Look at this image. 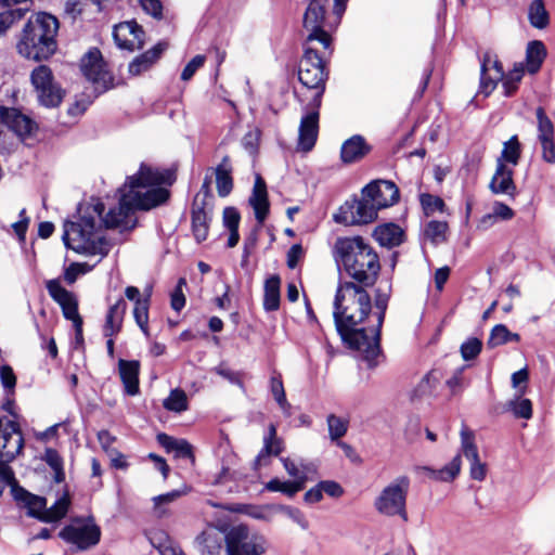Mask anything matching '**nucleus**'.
Here are the masks:
<instances>
[{
    "label": "nucleus",
    "mask_w": 555,
    "mask_h": 555,
    "mask_svg": "<svg viewBox=\"0 0 555 555\" xmlns=\"http://www.w3.org/2000/svg\"><path fill=\"white\" fill-rule=\"evenodd\" d=\"M176 180L175 171L159 170L144 163L137 173L127 178L126 183L118 190L119 203L111 208L106 215L105 206L96 199L89 205L79 221H66L62 240L67 248L77 253L106 256L109 244L99 234L102 227L106 229H131L135 224L132 219L135 210H150L165 204L170 192L160 185H171Z\"/></svg>",
    "instance_id": "obj_1"
},
{
    "label": "nucleus",
    "mask_w": 555,
    "mask_h": 555,
    "mask_svg": "<svg viewBox=\"0 0 555 555\" xmlns=\"http://www.w3.org/2000/svg\"><path fill=\"white\" fill-rule=\"evenodd\" d=\"M352 281H339L334 299V322L343 343L351 350L359 352L369 369L378 365L382 354L369 357V349L373 348V334L371 327H360L372 311V299L366 288Z\"/></svg>",
    "instance_id": "obj_2"
},
{
    "label": "nucleus",
    "mask_w": 555,
    "mask_h": 555,
    "mask_svg": "<svg viewBox=\"0 0 555 555\" xmlns=\"http://www.w3.org/2000/svg\"><path fill=\"white\" fill-rule=\"evenodd\" d=\"M333 255L356 284L373 286L376 283L380 271L379 258L362 236L338 237Z\"/></svg>",
    "instance_id": "obj_3"
},
{
    "label": "nucleus",
    "mask_w": 555,
    "mask_h": 555,
    "mask_svg": "<svg viewBox=\"0 0 555 555\" xmlns=\"http://www.w3.org/2000/svg\"><path fill=\"white\" fill-rule=\"evenodd\" d=\"M223 541L227 555H264L267 551V540L245 525L233 526L224 537L216 528H208L195 543L201 555H220Z\"/></svg>",
    "instance_id": "obj_4"
},
{
    "label": "nucleus",
    "mask_w": 555,
    "mask_h": 555,
    "mask_svg": "<svg viewBox=\"0 0 555 555\" xmlns=\"http://www.w3.org/2000/svg\"><path fill=\"white\" fill-rule=\"evenodd\" d=\"M59 21L52 14L39 12L29 17L25 24L16 48L18 53L36 62L48 60L56 49Z\"/></svg>",
    "instance_id": "obj_5"
},
{
    "label": "nucleus",
    "mask_w": 555,
    "mask_h": 555,
    "mask_svg": "<svg viewBox=\"0 0 555 555\" xmlns=\"http://www.w3.org/2000/svg\"><path fill=\"white\" fill-rule=\"evenodd\" d=\"M346 5L344 0H309L302 20V27L308 31L305 42L318 43L332 54L331 34L340 24Z\"/></svg>",
    "instance_id": "obj_6"
},
{
    "label": "nucleus",
    "mask_w": 555,
    "mask_h": 555,
    "mask_svg": "<svg viewBox=\"0 0 555 555\" xmlns=\"http://www.w3.org/2000/svg\"><path fill=\"white\" fill-rule=\"evenodd\" d=\"M317 46L318 43H304V55L298 66V80L305 88L314 91L311 101L322 102L328 79L326 57L332 54L325 52L324 48L319 50Z\"/></svg>",
    "instance_id": "obj_7"
},
{
    "label": "nucleus",
    "mask_w": 555,
    "mask_h": 555,
    "mask_svg": "<svg viewBox=\"0 0 555 555\" xmlns=\"http://www.w3.org/2000/svg\"><path fill=\"white\" fill-rule=\"evenodd\" d=\"M411 486L408 476H399L386 486L375 498L374 507L384 516H398L404 522L409 520L406 512V499Z\"/></svg>",
    "instance_id": "obj_8"
},
{
    "label": "nucleus",
    "mask_w": 555,
    "mask_h": 555,
    "mask_svg": "<svg viewBox=\"0 0 555 555\" xmlns=\"http://www.w3.org/2000/svg\"><path fill=\"white\" fill-rule=\"evenodd\" d=\"M30 81L34 86L39 103L48 108L57 107L64 98L65 91L54 81L51 68L39 65L33 69Z\"/></svg>",
    "instance_id": "obj_9"
},
{
    "label": "nucleus",
    "mask_w": 555,
    "mask_h": 555,
    "mask_svg": "<svg viewBox=\"0 0 555 555\" xmlns=\"http://www.w3.org/2000/svg\"><path fill=\"white\" fill-rule=\"evenodd\" d=\"M377 212L371 199L362 194L360 198L354 196L346 201L334 215V220L346 225L366 224L376 219Z\"/></svg>",
    "instance_id": "obj_10"
},
{
    "label": "nucleus",
    "mask_w": 555,
    "mask_h": 555,
    "mask_svg": "<svg viewBox=\"0 0 555 555\" xmlns=\"http://www.w3.org/2000/svg\"><path fill=\"white\" fill-rule=\"evenodd\" d=\"M81 70L98 92L103 93L113 87L114 78L106 69V63L98 48L90 49L82 57Z\"/></svg>",
    "instance_id": "obj_11"
},
{
    "label": "nucleus",
    "mask_w": 555,
    "mask_h": 555,
    "mask_svg": "<svg viewBox=\"0 0 555 555\" xmlns=\"http://www.w3.org/2000/svg\"><path fill=\"white\" fill-rule=\"evenodd\" d=\"M322 102L309 101L305 107L298 130L297 147L302 152H310L317 142L319 134L320 107Z\"/></svg>",
    "instance_id": "obj_12"
},
{
    "label": "nucleus",
    "mask_w": 555,
    "mask_h": 555,
    "mask_svg": "<svg viewBox=\"0 0 555 555\" xmlns=\"http://www.w3.org/2000/svg\"><path fill=\"white\" fill-rule=\"evenodd\" d=\"M46 287L51 298L61 306L64 318L73 322L75 331L80 336L83 322L78 313V302L74 294L63 287L59 280L48 281Z\"/></svg>",
    "instance_id": "obj_13"
},
{
    "label": "nucleus",
    "mask_w": 555,
    "mask_h": 555,
    "mask_svg": "<svg viewBox=\"0 0 555 555\" xmlns=\"http://www.w3.org/2000/svg\"><path fill=\"white\" fill-rule=\"evenodd\" d=\"M23 447L24 438L20 425L4 417L0 429V459L4 462L13 461Z\"/></svg>",
    "instance_id": "obj_14"
},
{
    "label": "nucleus",
    "mask_w": 555,
    "mask_h": 555,
    "mask_svg": "<svg viewBox=\"0 0 555 555\" xmlns=\"http://www.w3.org/2000/svg\"><path fill=\"white\" fill-rule=\"evenodd\" d=\"M113 37L119 49L130 52L141 50L145 42V31L135 20L120 22L115 25Z\"/></svg>",
    "instance_id": "obj_15"
},
{
    "label": "nucleus",
    "mask_w": 555,
    "mask_h": 555,
    "mask_svg": "<svg viewBox=\"0 0 555 555\" xmlns=\"http://www.w3.org/2000/svg\"><path fill=\"white\" fill-rule=\"evenodd\" d=\"M59 535L65 542L77 545L79 550H88L100 542L101 529L95 524L67 525L60 531Z\"/></svg>",
    "instance_id": "obj_16"
},
{
    "label": "nucleus",
    "mask_w": 555,
    "mask_h": 555,
    "mask_svg": "<svg viewBox=\"0 0 555 555\" xmlns=\"http://www.w3.org/2000/svg\"><path fill=\"white\" fill-rule=\"evenodd\" d=\"M362 194L367 196L376 210L392 206L399 201V189L388 180L372 181L362 189Z\"/></svg>",
    "instance_id": "obj_17"
},
{
    "label": "nucleus",
    "mask_w": 555,
    "mask_h": 555,
    "mask_svg": "<svg viewBox=\"0 0 555 555\" xmlns=\"http://www.w3.org/2000/svg\"><path fill=\"white\" fill-rule=\"evenodd\" d=\"M461 452L469 461L470 478L477 481L485 480L487 476V465L479 459L474 433L466 427H463L461 430Z\"/></svg>",
    "instance_id": "obj_18"
},
{
    "label": "nucleus",
    "mask_w": 555,
    "mask_h": 555,
    "mask_svg": "<svg viewBox=\"0 0 555 555\" xmlns=\"http://www.w3.org/2000/svg\"><path fill=\"white\" fill-rule=\"evenodd\" d=\"M0 120L21 140L30 138L38 128L30 117L14 107H0Z\"/></svg>",
    "instance_id": "obj_19"
},
{
    "label": "nucleus",
    "mask_w": 555,
    "mask_h": 555,
    "mask_svg": "<svg viewBox=\"0 0 555 555\" xmlns=\"http://www.w3.org/2000/svg\"><path fill=\"white\" fill-rule=\"evenodd\" d=\"M391 286L389 285L387 291H383L382 288H377L375 291L374 305L376 311L373 313L376 322L373 326H371L370 333L373 334V348L366 347L369 349V357L371 358L373 354H382L380 348V333L382 326L385 321L386 311L388 308V301L390 298Z\"/></svg>",
    "instance_id": "obj_20"
},
{
    "label": "nucleus",
    "mask_w": 555,
    "mask_h": 555,
    "mask_svg": "<svg viewBox=\"0 0 555 555\" xmlns=\"http://www.w3.org/2000/svg\"><path fill=\"white\" fill-rule=\"evenodd\" d=\"M211 220L212 205H206L204 202H199V196H195L191 207V225L197 243L207 240Z\"/></svg>",
    "instance_id": "obj_21"
},
{
    "label": "nucleus",
    "mask_w": 555,
    "mask_h": 555,
    "mask_svg": "<svg viewBox=\"0 0 555 555\" xmlns=\"http://www.w3.org/2000/svg\"><path fill=\"white\" fill-rule=\"evenodd\" d=\"M538 121V139L542 146V158L548 164H555L554 126L547 117L544 108L539 106L535 109Z\"/></svg>",
    "instance_id": "obj_22"
},
{
    "label": "nucleus",
    "mask_w": 555,
    "mask_h": 555,
    "mask_svg": "<svg viewBox=\"0 0 555 555\" xmlns=\"http://www.w3.org/2000/svg\"><path fill=\"white\" fill-rule=\"evenodd\" d=\"M504 78V68L502 63L491 55L490 52L483 54L481 61L480 90L489 95L496 87V83Z\"/></svg>",
    "instance_id": "obj_23"
},
{
    "label": "nucleus",
    "mask_w": 555,
    "mask_h": 555,
    "mask_svg": "<svg viewBox=\"0 0 555 555\" xmlns=\"http://www.w3.org/2000/svg\"><path fill=\"white\" fill-rule=\"evenodd\" d=\"M372 146L361 134H354L347 139L340 147V159L345 165H350L362 160L370 152Z\"/></svg>",
    "instance_id": "obj_24"
},
{
    "label": "nucleus",
    "mask_w": 555,
    "mask_h": 555,
    "mask_svg": "<svg viewBox=\"0 0 555 555\" xmlns=\"http://www.w3.org/2000/svg\"><path fill=\"white\" fill-rule=\"evenodd\" d=\"M249 205L255 211L256 220L259 224H262L269 215L270 204L268 199L267 184L260 175H256L253 193L249 197Z\"/></svg>",
    "instance_id": "obj_25"
},
{
    "label": "nucleus",
    "mask_w": 555,
    "mask_h": 555,
    "mask_svg": "<svg viewBox=\"0 0 555 555\" xmlns=\"http://www.w3.org/2000/svg\"><path fill=\"white\" fill-rule=\"evenodd\" d=\"M513 170L502 159L496 160V169L490 181L489 188L494 194H506L515 197L516 185L513 180Z\"/></svg>",
    "instance_id": "obj_26"
},
{
    "label": "nucleus",
    "mask_w": 555,
    "mask_h": 555,
    "mask_svg": "<svg viewBox=\"0 0 555 555\" xmlns=\"http://www.w3.org/2000/svg\"><path fill=\"white\" fill-rule=\"evenodd\" d=\"M167 47V42L160 41L152 49L134 57L128 66L129 73L132 76H139L149 70L160 59Z\"/></svg>",
    "instance_id": "obj_27"
},
{
    "label": "nucleus",
    "mask_w": 555,
    "mask_h": 555,
    "mask_svg": "<svg viewBox=\"0 0 555 555\" xmlns=\"http://www.w3.org/2000/svg\"><path fill=\"white\" fill-rule=\"evenodd\" d=\"M118 371L120 379L125 387V392L128 396H135L139 393V373L140 362L138 360L119 359Z\"/></svg>",
    "instance_id": "obj_28"
},
{
    "label": "nucleus",
    "mask_w": 555,
    "mask_h": 555,
    "mask_svg": "<svg viewBox=\"0 0 555 555\" xmlns=\"http://www.w3.org/2000/svg\"><path fill=\"white\" fill-rule=\"evenodd\" d=\"M12 494L17 503L27 508L29 516L40 520L47 505V500L43 496L33 494L18 485H13Z\"/></svg>",
    "instance_id": "obj_29"
},
{
    "label": "nucleus",
    "mask_w": 555,
    "mask_h": 555,
    "mask_svg": "<svg viewBox=\"0 0 555 555\" xmlns=\"http://www.w3.org/2000/svg\"><path fill=\"white\" fill-rule=\"evenodd\" d=\"M126 310L127 302L124 298H119L109 307L105 318V324L103 326V335L105 337H114L121 331Z\"/></svg>",
    "instance_id": "obj_30"
},
{
    "label": "nucleus",
    "mask_w": 555,
    "mask_h": 555,
    "mask_svg": "<svg viewBox=\"0 0 555 555\" xmlns=\"http://www.w3.org/2000/svg\"><path fill=\"white\" fill-rule=\"evenodd\" d=\"M232 166L230 157L224 156L221 163L216 167V186L220 197L228 196L233 190Z\"/></svg>",
    "instance_id": "obj_31"
},
{
    "label": "nucleus",
    "mask_w": 555,
    "mask_h": 555,
    "mask_svg": "<svg viewBox=\"0 0 555 555\" xmlns=\"http://www.w3.org/2000/svg\"><path fill=\"white\" fill-rule=\"evenodd\" d=\"M376 241L386 247L399 246L403 242V230L395 223L378 225L374 231Z\"/></svg>",
    "instance_id": "obj_32"
},
{
    "label": "nucleus",
    "mask_w": 555,
    "mask_h": 555,
    "mask_svg": "<svg viewBox=\"0 0 555 555\" xmlns=\"http://www.w3.org/2000/svg\"><path fill=\"white\" fill-rule=\"evenodd\" d=\"M281 278L278 274L269 276L263 286V309L267 312L276 311L280 308Z\"/></svg>",
    "instance_id": "obj_33"
},
{
    "label": "nucleus",
    "mask_w": 555,
    "mask_h": 555,
    "mask_svg": "<svg viewBox=\"0 0 555 555\" xmlns=\"http://www.w3.org/2000/svg\"><path fill=\"white\" fill-rule=\"evenodd\" d=\"M282 450V441L276 437L275 426L271 424L269 433L263 439V448L255 459V466L266 465L270 455H279Z\"/></svg>",
    "instance_id": "obj_34"
},
{
    "label": "nucleus",
    "mask_w": 555,
    "mask_h": 555,
    "mask_svg": "<svg viewBox=\"0 0 555 555\" xmlns=\"http://www.w3.org/2000/svg\"><path fill=\"white\" fill-rule=\"evenodd\" d=\"M70 495L68 490H65L64 493L55 501V503L43 509V514L40 517V521L43 522H55L64 518L70 506Z\"/></svg>",
    "instance_id": "obj_35"
},
{
    "label": "nucleus",
    "mask_w": 555,
    "mask_h": 555,
    "mask_svg": "<svg viewBox=\"0 0 555 555\" xmlns=\"http://www.w3.org/2000/svg\"><path fill=\"white\" fill-rule=\"evenodd\" d=\"M545 57L546 49L542 41L533 40L528 43L526 50V63L527 69L530 74L539 72Z\"/></svg>",
    "instance_id": "obj_36"
},
{
    "label": "nucleus",
    "mask_w": 555,
    "mask_h": 555,
    "mask_svg": "<svg viewBox=\"0 0 555 555\" xmlns=\"http://www.w3.org/2000/svg\"><path fill=\"white\" fill-rule=\"evenodd\" d=\"M441 373L437 370L428 372L413 391V397L423 398L437 395V388L440 385Z\"/></svg>",
    "instance_id": "obj_37"
},
{
    "label": "nucleus",
    "mask_w": 555,
    "mask_h": 555,
    "mask_svg": "<svg viewBox=\"0 0 555 555\" xmlns=\"http://www.w3.org/2000/svg\"><path fill=\"white\" fill-rule=\"evenodd\" d=\"M461 453L456 454L452 461L440 469H433L424 467V470L428 473V476L439 481H452L461 470Z\"/></svg>",
    "instance_id": "obj_38"
},
{
    "label": "nucleus",
    "mask_w": 555,
    "mask_h": 555,
    "mask_svg": "<svg viewBox=\"0 0 555 555\" xmlns=\"http://www.w3.org/2000/svg\"><path fill=\"white\" fill-rule=\"evenodd\" d=\"M519 340V334L511 332L504 324H496L490 332L489 338L487 340V347L489 349H494L509 341L518 343Z\"/></svg>",
    "instance_id": "obj_39"
},
{
    "label": "nucleus",
    "mask_w": 555,
    "mask_h": 555,
    "mask_svg": "<svg viewBox=\"0 0 555 555\" xmlns=\"http://www.w3.org/2000/svg\"><path fill=\"white\" fill-rule=\"evenodd\" d=\"M528 20L532 27L544 29L550 23V16L542 0H533L528 9Z\"/></svg>",
    "instance_id": "obj_40"
},
{
    "label": "nucleus",
    "mask_w": 555,
    "mask_h": 555,
    "mask_svg": "<svg viewBox=\"0 0 555 555\" xmlns=\"http://www.w3.org/2000/svg\"><path fill=\"white\" fill-rule=\"evenodd\" d=\"M448 229L446 221L431 220L424 227L423 234L431 244L439 245L447 241Z\"/></svg>",
    "instance_id": "obj_41"
},
{
    "label": "nucleus",
    "mask_w": 555,
    "mask_h": 555,
    "mask_svg": "<svg viewBox=\"0 0 555 555\" xmlns=\"http://www.w3.org/2000/svg\"><path fill=\"white\" fill-rule=\"evenodd\" d=\"M302 479L293 481H282L279 478H273L266 485V489L272 492H282L288 498L304 489Z\"/></svg>",
    "instance_id": "obj_42"
},
{
    "label": "nucleus",
    "mask_w": 555,
    "mask_h": 555,
    "mask_svg": "<svg viewBox=\"0 0 555 555\" xmlns=\"http://www.w3.org/2000/svg\"><path fill=\"white\" fill-rule=\"evenodd\" d=\"M42 460L53 469V479L56 483H61L65 480L64 463L60 453L52 448H47Z\"/></svg>",
    "instance_id": "obj_43"
},
{
    "label": "nucleus",
    "mask_w": 555,
    "mask_h": 555,
    "mask_svg": "<svg viewBox=\"0 0 555 555\" xmlns=\"http://www.w3.org/2000/svg\"><path fill=\"white\" fill-rule=\"evenodd\" d=\"M270 390L283 413L287 416L291 415L292 406L286 399L283 380L280 374L273 375L270 378Z\"/></svg>",
    "instance_id": "obj_44"
},
{
    "label": "nucleus",
    "mask_w": 555,
    "mask_h": 555,
    "mask_svg": "<svg viewBox=\"0 0 555 555\" xmlns=\"http://www.w3.org/2000/svg\"><path fill=\"white\" fill-rule=\"evenodd\" d=\"M524 65L521 63L515 64L514 68L508 72L506 75L504 74L503 80V89L505 96H512L518 90V85L524 77Z\"/></svg>",
    "instance_id": "obj_45"
},
{
    "label": "nucleus",
    "mask_w": 555,
    "mask_h": 555,
    "mask_svg": "<svg viewBox=\"0 0 555 555\" xmlns=\"http://www.w3.org/2000/svg\"><path fill=\"white\" fill-rule=\"evenodd\" d=\"M163 405L166 410L176 413L186 411L189 406L186 393L179 388L172 389Z\"/></svg>",
    "instance_id": "obj_46"
},
{
    "label": "nucleus",
    "mask_w": 555,
    "mask_h": 555,
    "mask_svg": "<svg viewBox=\"0 0 555 555\" xmlns=\"http://www.w3.org/2000/svg\"><path fill=\"white\" fill-rule=\"evenodd\" d=\"M521 155V145L519 143L518 137L515 134L508 141L504 143L501 157L502 162L511 163L516 166L520 159Z\"/></svg>",
    "instance_id": "obj_47"
},
{
    "label": "nucleus",
    "mask_w": 555,
    "mask_h": 555,
    "mask_svg": "<svg viewBox=\"0 0 555 555\" xmlns=\"http://www.w3.org/2000/svg\"><path fill=\"white\" fill-rule=\"evenodd\" d=\"M326 421L330 439L337 443L347 434L349 422L335 414H330Z\"/></svg>",
    "instance_id": "obj_48"
},
{
    "label": "nucleus",
    "mask_w": 555,
    "mask_h": 555,
    "mask_svg": "<svg viewBox=\"0 0 555 555\" xmlns=\"http://www.w3.org/2000/svg\"><path fill=\"white\" fill-rule=\"evenodd\" d=\"M420 203L427 217L434 215L436 211L443 212L446 209L444 201L441 197L429 193L420 194Z\"/></svg>",
    "instance_id": "obj_49"
},
{
    "label": "nucleus",
    "mask_w": 555,
    "mask_h": 555,
    "mask_svg": "<svg viewBox=\"0 0 555 555\" xmlns=\"http://www.w3.org/2000/svg\"><path fill=\"white\" fill-rule=\"evenodd\" d=\"M149 305V299L143 298V300L135 302L133 309L134 320L144 334H147Z\"/></svg>",
    "instance_id": "obj_50"
},
{
    "label": "nucleus",
    "mask_w": 555,
    "mask_h": 555,
    "mask_svg": "<svg viewBox=\"0 0 555 555\" xmlns=\"http://www.w3.org/2000/svg\"><path fill=\"white\" fill-rule=\"evenodd\" d=\"M482 349V341L479 338H468L461 345V356L465 361L474 360Z\"/></svg>",
    "instance_id": "obj_51"
},
{
    "label": "nucleus",
    "mask_w": 555,
    "mask_h": 555,
    "mask_svg": "<svg viewBox=\"0 0 555 555\" xmlns=\"http://www.w3.org/2000/svg\"><path fill=\"white\" fill-rule=\"evenodd\" d=\"M25 14V10L15 9L8 10L0 13V37L3 36L7 30L17 21L22 20Z\"/></svg>",
    "instance_id": "obj_52"
},
{
    "label": "nucleus",
    "mask_w": 555,
    "mask_h": 555,
    "mask_svg": "<svg viewBox=\"0 0 555 555\" xmlns=\"http://www.w3.org/2000/svg\"><path fill=\"white\" fill-rule=\"evenodd\" d=\"M465 366L457 369L454 374L447 379L446 385L449 387L452 395H457L464 390L468 382L464 378Z\"/></svg>",
    "instance_id": "obj_53"
},
{
    "label": "nucleus",
    "mask_w": 555,
    "mask_h": 555,
    "mask_svg": "<svg viewBox=\"0 0 555 555\" xmlns=\"http://www.w3.org/2000/svg\"><path fill=\"white\" fill-rule=\"evenodd\" d=\"M514 415L518 418L529 420L532 416V403L529 399H520L508 403Z\"/></svg>",
    "instance_id": "obj_54"
},
{
    "label": "nucleus",
    "mask_w": 555,
    "mask_h": 555,
    "mask_svg": "<svg viewBox=\"0 0 555 555\" xmlns=\"http://www.w3.org/2000/svg\"><path fill=\"white\" fill-rule=\"evenodd\" d=\"M283 466L287 474L294 478V480H300L302 479L304 487L306 486V482L308 481L307 473L305 470L300 469V465L295 463L289 457H283L282 459Z\"/></svg>",
    "instance_id": "obj_55"
},
{
    "label": "nucleus",
    "mask_w": 555,
    "mask_h": 555,
    "mask_svg": "<svg viewBox=\"0 0 555 555\" xmlns=\"http://www.w3.org/2000/svg\"><path fill=\"white\" fill-rule=\"evenodd\" d=\"M223 225L230 230L238 229L241 215L235 207H225L222 214Z\"/></svg>",
    "instance_id": "obj_56"
},
{
    "label": "nucleus",
    "mask_w": 555,
    "mask_h": 555,
    "mask_svg": "<svg viewBox=\"0 0 555 555\" xmlns=\"http://www.w3.org/2000/svg\"><path fill=\"white\" fill-rule=\"evenodd\" d=\"M182 494H183V492L180 490H172L165 494H160V495L153 498L154 508L157 512L158 516H163L165 514V511L160 508L162 504H169V503L176 501Z\"/></svg>",
    "instance_id": "obj_57"
},
{
    "label": "nucleus",
    "mask_w": 555,
    "mask_h": 555,
    "mask_svg": "<svg viewBox=\"0 0 555 555\" xmlns=\"http://www.w3.org/2000/svg\"><path fill=\"white\" fill-rule=\"evenodd\" d=\"M205 56L204 55H195L183 68L181 73V79L184 81L190 80L196 70L201 68L205 64Z\"/></svg>",
    "instance_id": "obj_58"
},
{
    "label": "nucleus",
    "mask_w": 555,
    "mask_h": 555,
    "mask_svg": "<svg viewBox=\"0 0 555 555\" xmlns=\"http://www.w3.org/2000/svg\"><path fill=\"white\" fill-rule=\"evenodd\" d=\"M185 285V279L181 278L179 281H178V284L173 291V293L171 294V308L177 311V312H180L182 310V308L185 306V296L182 292V286Z\"/></svg>",
    "instance_id": "obj_59"
},
{
    "label": "nucleus",
    "mask_w": 555,
    "mask_h": 555,
    "mask_svg": "<svg viewBox=\"0 0 555 555\" xmlns=\"http://www.w3.org/2000/svg\"><path fill=\"white\" fill-rule=\"evenodd\" d=\"M0 380L5 390H14L16 385V376L10 365L4 364L0 366Z\"/></svg>",
    "instance_id": "obj_60"
},
{
    "label": "nucleus",
    "mask_w": 555,
    "mask_h": 555,
    "mask_svg": "<svg viewBox=\"0 0 555 555\" xmlns=\"http://www.w3.org/2000/svg\"><path fill=\"white\" fill-rule=\"evenodd\" d=\"M87 263L73 262L64 272V279L68 284H73L78 275L85 274L88 271Z\"/></svg>",
    "instance_id": "obj_61"
},
{
    "label": "nucleus",
    "mask_w": 555,
    "mask_h": 555,
    "mask_svg": "<svg viewBox=\"0 0 555 555\" xmlns=\"http://www.w3.org/2000/svg\"><path fill=\"white\" fill-rule=\"evenodd\" d=\"M173 453H175V456L178 459H188L191 461L192 464L195 463L193 447L185 439L179 440Z\"/></svg>",
    "instance_id": "obj_62"
},
{
    "label": "nucleus",
    "mask_w": 555,
    "mask_h": 555,
    "mask_svg": "<svg viewBox=\"0 0 555 555\" xmlns=\"http://www.w3.org/2000/svg\"><path fill=\"white\" fill-rule=\"evenodd\" d=\"M143 11L154 18L160 20L163 17V4L159 0H139Z\"/></svg>",
    "instance_id": "obj_63"
},
{
    "label": "nucleus",
    "mask_w": 555,
    "mask_h": 555,
    "mask_svg": "<svg viewBox=\"0 0 555 555\" xmlns=\"http://www.w3.org/2000/svg\"><path fill=\"white\" fill-rule=\"evenodd\" d=\"M319 488L322 490V493L325 492L332 498H339L344 493L343 487L334 480L320 481Z\"/></svg>",
    "instance_id": "obj_64"
}]
</instances>
